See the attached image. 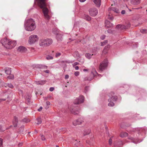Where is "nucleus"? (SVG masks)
Returning <instances> with one entry per match:
<instances>
[{
  "label": "nucleus",
  "instance_id": "nucleus-1",
  "mask_svg": "<svg viewBox=\"0 0 147 147\" xmlns=\"http://www.w3.org/2000/svg\"><path fill=\"white\" fill-rule=\"evenodd\" d=\"M35 2L42 9V12L45 19L47 20H49L50 18L48 14L49 11L47 8L45 0H35Z\"/></svg>",
  "mask_w": 147,
  "mask_h": 147
},
{
  "label": "nucleus",
  "instance_id": "nucleus-2",
  "mask_svg": "<svg viewBox=\"0 0 147 147\" xmlns=\"http://www.w3.org/2000/svg\"><path fill=\"white\" fill-rule=\"evenodd\" d=\"M24 26L25 30L27 31H33L36 28L35 22L32 18L26 20L25 21Z\"/></svg>",
  "mask_w": 147,
  "mask_h": 147
},
{
  "label": "nucleus",
  "instance_id": "nucleus-3",
  "mask_svg": "<svg viewBox=\"0 0 147 147\" xmlns=\"http://www.w3.org/2000/svg\"><path fill=\"white\" fill-rule=\"evenodd\" d=\"M38 40V37L36 35H32L29 37L28 42L29 44L32 45L37 41Z\"/></svg>",
  "mask_w": 147,
  "mask_h": 147
},
{
  "label": "nucleus",
  "instance_id": "nucleus-4",
  "mask_svg": "<svg viewBox=\"0 0 147 147\" xmlns=\"http://www.w3.org/2000/svg\"><path fill=\"white\" fill-rule=\"evenodd\" d=\"M100 76V75L98 74L96 71H94V72H92L90 76L85 77L84 79V81H90L94 76Z\"/></svg>",
  "mask_w": 147,
  "mask_h": 147
},
{
  "label": "nucleus",
  "instance_id": "nucleus-5",
  "mask_svg": "<svg viewBox=\"0 0 147 147\" xmlns=\"http://www.w3.org/2000/svg\"><path fill=\"white\" fill-rule=\"evenodd\" d=\"M108 61L107 59L105 60L100 64L99 69L102 71L105 69L108 65Z\"/></svg>",
  "mask_w": 147,
  "mask_h": 147
},
{
  "label": "nucleus",
  "instance_id": "nucleus-6",
  "mask_svg": "<svg viewBox=\"0 0 147 147\" xmlns=\"http://www.w3.org/2000/svg\"><path fill=\"white\" fill-rule=\"evenodd\" d=\"M84 97L83 96H80L76 98L74 102V105L78 104L83 103L84 101Z\"/></svg>",
  "mask_w": 147,
  "mask_h": 147
},
{
  "label": "nucleus",
  "instance_id": "nucleus-7",
  "mask_svg": "<svg viewBox=\"0 0 147 147\" xmlns=\"http://www.w3.org/2000/svg\"><path fill=\"white\" fill-rule=\"evenodd\" d=\"M130 26V24L129 23H128L126 24V25H121L120 24L117 25L116 27L117 28L122 30L123 29H126L129 28Z\"/></svg>",
  "mask_w": 147,
  "mask_h": 147
},
{
  "label": "nucleus",
  "instance_id": "nucleus-8",
  "mask_svg": "<svg viewBox=\"0 0 147 147\" xmlns=\"http://www.w3.org/2000/svg\"><path fill=\"white\" fill-rule=\"evenodd\" d=\"M90 14L92 16H94L98 13V10L95 8L90 9L89 11Z\"/></svg>",
  "mask_w": 147,
  "mask_h": 147
},
{
  "label": "nucleus",
  "instance_id": "nucleus-9",
  "mask_svg": "<svg viewBox=\"0 0 147 147\" xmlns=\"http://www.w3.org/2000/svg\"><path fill=\"white\" fill-rule=\"evenodd\" d=\"M9 40H8L6 38H5L1 40V43L3 46L7 49Z\"/></svg>",
  "mask_w": 147,
  "mask_h": 147
},
{
  "label": "nucleus",
  "instance_id": "nucleus-10",
  "mask_svg": "<svg viewBox=\"0 0 147 147\" xmlns=\"http://www.w3.org/2000/svg\"><path fill=\"white\" fill-rule=\"evenodd\" d=\"M16 45V41L9 40L7 49H12L13 47H15Z\"/></svg>",
  "mask_w": 147,
  "mask_h": 147
},
{
  "label": "nucleus",
  "instance_id": "nucleus-11",
  "mask_svg": "<svg viewBox=\"0 0 147 147\" xmlns=\"http://www.w3.org/2000/svg\"><path fill=\"white\" fill-rule=\"evenodd\" d=\"M123 145V143L122 141L121 140L115 142L114 144L115 147H121Z\"/></svg>",
  "mask_w": 147,
  "mask_h": 147
},
{
  "label": "nucleus",
  "instance_id": "nucleus-12",
  "mask_svg": "<svg viewBox=\"0 0 147 147\" xmlns=\"http://www.w3.org/2000/svg\"><path fill=\"white\" fill-rule=\"evenodd\" d=\"M76 108L74 107V108L70 109V110L71 111V112L74 115H76L78 114L80 112V110H77Z\"/></svg>",
  "mask_w": 147,
  "mask_h": 147
},
{
  "label": "nucleus",
  "instance_id": "nucleus-13",
  "mask_svg": "<svg viewBox=\"0 0 147 147\" xmlns=\"http://www.w3.org/2000/svg\"><path fill=\"white\" fill-rule=\"evenodd\" d=\"M45 45H46V47L50 45L53 43V40L52 39L50 38L45 39Z\"/></svg>",
  "mask_w": 147,
  "mask_h": 147
},
{
  "label": "nucleus",
  "instance_id": "nucleus-14",
  "mask_svg": "<svg viewBox=\"0 0 147 147\" xmlns=\"http://www.w3.org/2000/svg\"><path fill=\"white\" fill-rule=\"evenodd\" d=\"M27 49L25 47L23 46L19 47V52L21 53H24L27 51Z\"/></svg>",
  "mask_w": 147,
  "mask_h": 147
},
{
  "label": "nucleus",
  "instance_id": "nucleus-15",
  "mask_svg": "<svg viewBox=\"0 0 147 147\" xmlns=\"http://www.w3.org/2000/svg\"><path fill=\"white\" fill-rule=\"evenodd\" d=\"M13 124L14 127L17 126L18 123V119L16 116H14L13 121Z\"/></svg>",
  "mask_w": 147,
  "mask_h": 147
},
{
  "label": "nucleus",
  "instance_id": "nucleus-16",
  "mask_svg": "<svg viewBox=\"0 0 147 147\" xmlns=\"http://www.w3.org/2000/svg\"><path fill=\"white\" fill-rule=\"evenodd\" d=\"M46 80H41L35 81L37 85H42L45 84L46 82Z\"/></svg>",
  "mask_w": 147,
  "mask_h": 147
},
{
  "label": "nucleus",
  "instance_id": "nucleus-17",
  "mask_svg": "<svg viewBox=\"0 0 147 147\" xmlns=\"http://www.w3.org/2000/svg\"><path fill=\"white\" fill-rule=\"evenodd\" d=\"M93 1L97 7H100L101 5V0H93Z\"/></svg>",
  "mask_w": 147,
  "mask_h": 147
},
{
  "label": "nucleus",
  "instance_id": "nucleus-18",
  "mask_svg": "<svg viewBox=\"0 0 147 147\" xmlns=\"http://www.w3.org/2000/svg\"><path fill=\"white\" fill-rule=\"evenodd\" d=\"M39 45L41 46L46 47L45 45V39H42L40 40Z\"/></svg>",
  "mask_w": 147,
  "mask_h": 147
},
{
  "label": "nucleus",
  "instance_id": "nucleus-19",
  "mask_svg": "<svg viewBox=\"0 0 147 147\" xmlns=\"http://www.w3.org/2000/svg\"><path fill=\"white\" fill-rule=\"evenodd\" d=\"M141 0H131V3L134 5H138L139 4Z\"/></svg>",
  "mask_w": 147,
  "mask_h": 147
},
{
  "label": "nucleus",
  "instance_id": "nucleus-20",
  "mask_svg": "<svg viewBox=\"0 0 147 147\" xmlns=\"http://www.w3.org/2000/svg\"><path fill=\"white\" fill-rule=\"evenodd\" d=\"M105 23V26L107 28L112 27L113 26V24L108 20H106Z\"/></svg>",
  "mask_w": 147,
  "mask_h": 147
},
{
  "label": "nucleus",
  "instance_id": "nucleus-21",
  "mask_svg": "<svg viewBox=\"0 0 147 147\" xmlns=\"http://www.w3.org/2000/svg\"><path fill=\"white\" fill-rule=\"evenodd\" d=\"M96 55V54H94V53L92 54L91 55L89 53H86L85 54V56L87 58L89 59L92 57V55Z\"/></svg>",
  "mask_w": 147,
  "mask_h": 147
},
{
  "label": "nucleus",
  "instance_id": "nucleus-22",
  "mask_svg": "<svg viewBox=\"0 0 147 147\" xmlns=\"http://www.w3.org/2000/svg\"><path fill=\"white\" fill-rule=\"evenodd\" d=\"M108 101L109 102V103L108 104V106L109 107H113L114 105V103L113 101H112L111 99H108Z\"/></svg>",
  "mask_w": 147,
  "mask_h": 147
},
{
  "label": "nucleus",
  "instance_id": "nucleus-23",
  "mask_svg": "<svg viewBox=\"0 0 147 147\" xmlns=\"http://www.w3.org/2000/svg\"><path fill=\"white\" fill-rule=\"evenodd\" d=\"M128 134L127 133L124 132H122L120 134V137L121 138L125 137L127 136Z\"/></svg>",
  "mask_w": 147,
  "mask_h": 147
},
{
  "label": "nucleus",
  "instance_id": "nucleus-24",
  "mask_svg": "<svg viewBox=\"0 0 147 147\" xmlns=\"http://www.w3.org/2000/svg\"><path fill=\"white\" fill-rule=\"evenodd\" d=\"M24 126L22 125L21 127H20L19 129V134H24L23 132L24 131Z\"/></svg>",
  "mask_w": 147,
  "mask_h": 147
},
{
  "label": "nucleus",
  "instance_id": "nucleus-25",
  "mask_svg": "<svg viewBox=\"0 0 147 147\" xmlns=\"http://www.w3.org/2000/svg\"><path fill=\"white\" fill-rule=\"evenodd\" d=\"M90 132V131L89 129L85 130L83 133L84 136H85L86 135H88L89 134Z\"/></svg>",
  "mask_w": 147,
  "mask_h": 147
},
{
  "label": "nucleus",
  "instance_id": "nucleus-26",
  "mask_svg": "<svg viewBox=\"0 0 147 147\" xmlns=\"http://www.w3.org/2000/svg\"><path fill=\"white\" fill-rule=\"evenodd\" d=\"M21 121L24 123H28L30 121V120L27 118H24L22 119Z\"/></svg>",
  "mask_w": 147,
  "mask_h": 147
},
{
  "label": "nucleus",
  "instance_id": "nucleus-27",
  "mask_svg": "<svg viewBox=\"0 0 147 147\" xmlns=\"http://www.w3.org/2000/svg\"><path fill=\"white\" fill-rule=\"evenodd\" d=\"M31 97L30 96H27L26 97L25 99L26 101L28 103L30 102Z\"/></svg>",
  "mask_w": 147,
  "mask_h": 147
},
{
  "label": "nucleus",
  "instance_id": "nucleus-28",
  "mask_svg": "<svg viewBox=\"0 0 147 147\" xmlns=\"http://www.w3.org/2000/svg\"><path fill=\"white\" fill-rule=\"evenodd\" d=\"M56 38L58 41H61L62 38L60 34L57 35L56 36Z\"/></svg>",
  "mask_w": 147,
  "mask_h": 147
},
{
  "label": "nucleus",
  "instance_id": "nucleus-29",
  "mask_svg": "<svg viewBox=\"0 0 147 147\" xmlns=\"http://www.w3.org/2000/svg\"><path fill=\"white\" fill-rule=\"evenodd\" d=\"M5 72L7 75L10 74L11 73V69L9 68L5 70Z\"/></svg>",
  "mask_w": 147,
  "mask_h": 147
},
{
  "label": "nucleus",
  "instance_id": "nucleus-30",
  "mask_svg": "<svg viewBox=\"0 0 147 147\" xmlns=\"http://www.w3.org/2000/svg\"><path fill=\"white\" fill-rule=\"evenodd\" d=\"M117 96H112L109 99H111L112 100V101H115L117 100Z\"/></svg>",
  "mask_w": 147,
  "mask_h": 147
},
{
  "label": "nucleus",
  "instance_id": "nucleus-31",
  "mask_svg": "<svg viewBox=\"0 0 147 147\" xmlns=\"http://www.w3.org/2000/svg\"><path fill=\"white\" fill-rule=\"evenodd\" d=\"M73 56L74 57H79L80 56V55L78 51H76L74 53Z\"/></svg>",
  "mask_w": 147,
  "mask_h": 147
},
{
  "label": "nucleus",
  "instance_id": "nucleus-32",
  "mask_svg": "<svg viewBox=\"0 0 147 147\" xmlns=\"http://www.w3.org/2000/svg\"><path fill=\"white\" fill-rule=\"evenodd\" d=\"M5 85L6 87L7 86L11 88H12L13 87V85L11 83L6 84Z\"/></svg>",
  "mask_w": 147,
  "mask_h": 147
},
{
  "label": "nucleus",
  "instance_id": "nucleus-33",
  "mask_svg": "<svg viewBox=\"0 0 147 147\" xmlns=\"http://www.w3.org/2000/svg\"><path fill=\"white\" fill-rule=\"evenodd\" d=\"M109 13L110 14L108 15V18L110 20H112L113 18V17L112 16V14L110 13V12Z\"/></svg>",
  "mask_w": 147,
  "mask_h": 147
},
{
  "label": "nucleus",
  "instance_id": "nucleus-34",
  "mask_svg": "<svg viewBox=\"0 0 147 147\" xmlns=\"http://www.w3.org/2000/svg\"><path fill=\"white\" fill-rule=\"evenodd\" d=\"M85 19L86 20L90 21L91 20V17L88 15H86L85 16Z\"/></svg>",
  "mask_w": 147,
  "mask_h": 147
},
{
  "label": "nucleus",
  "instance_id": "nucleus-35",
  "mask_svg": "<svg viewBox=\"0 0 147 147\" xmlns=\"http://www.w3.org/2000/svg\"><path fill=\"white\" fill-rule=\"evenodd\" d=\"M77 124H81L83 122V121L81 119H79L77 120Z\"/></svg>",
  "mask_w": 147,
  "mask_h": 147
},
{
  "label": "nucleus",
  "instance_id": "nucleus-36",
  "mask_svg": "<svg viewBox=\"0 0 147 147\" xmlns=\"http://www.w3.org/2000/svg\"><path fill=\"white\" fill-rule=\"evenodd\" d=\"M109 46H107L105 47L103 51V53H107V49L109 48Z\"/></svg>",
  "mask_w": 147,
  "mask_h": 147
},
{
  "label": "nucleus",
  "instance_id": "nucleus-37",
  "mask_svg": "<svg viewBox=\"0 0 147 147\" xmlns=\"http://www.w3.org/2000/svg\"><path fill=\"white\" fill-rule=\"evenodd\" d=\"M112 10L117 13H118L120 12L119 11L118 9L115 8H113L112 9Z\"/></svg>",
  "mask_w": 147,
  "mask_h": 147
},
{
  "label": "nucleus",
  "instance_id": "nucleus-38",
  "mask_svg": "<svg viewBox=\"0 0 147 147\" xmlns=\"http://www.w3.org/2000/svg\"><path fill=\"white\" fill-rule=\"evenodd\" d=\"M108 40H105L103 42H101L100 43L101 45L102 46H103L105 45L107 43Z\"/></svg>",
  "mask_w": 147,
  "mask_h": 147
},
{
  "label": "nucleus",
  "instance_id": "nucleus-39",
  "mask_svg": "<svg viewBox=\"0 0 147 147\" xmlns=\"http://www.w3.org/2000/svg\"><path fill=\"white\" fill-rule=\"evenodd\" d=\"M37 120L38 121V123H37V124H39L41 123H42V120L40 118H38L37 119Z\"/></svg>",
  "mask_w": 147,
  "mask_h": 147
},
{
  "label": "nucleus",
  "instance_id": "nucleus-40",
  "mask_svg": "<svg viewBox=\"0 0 147 147\" xmlns=\"http://www.w3.org/2000/svg\"><path fill=\"white\" fill-rule=\"evenodd\" d=\"M140 32L143 34L146 33H147V30L142 29L140 30Z\"/></svg>",
  "mask_w": 147,
  "mask_h": 147
},
{
  "label": "nucleus",
  "instance_id": "nucleus-41",
  "mask_svg": "<svg viewBox=\"0 0 147 147\" xmlns=\"http://www.w3.org/2000/svg\"><path fill=\"white\" fill-rule=\"evenodd\" d=\"M46 59L47 60H50L53 59V57L52 56L48 55L46 57Z\"/></svg>",
  "mask_w": 147,
  "mask_h": 147
},
{
  "label": "nucleus",
  "instance_id": "nucleus-42",
  "mask_svg": "<svg viewBox=\"0 0 147 147\" xmlns=\"http://www.w3.org/2000/svg\"><path fill=\"white\" fill-rule=\"evenodd\" d=\"M7 78L9 79H13L14 78V76L13 75H11L8 76Z\"/></svg>",
  "mask_w": 147,
  "mask_h": 147
},
{
  "label": "nucleus",
  "instance_id": "nucleus-43",
  "mask_svg": "<svg viewBox=\"0 0 147 147\" xmlns=\"http://www.w3.org/2000/svg\"><path fill=\"white\" fill-rule=\"evenodd\" d=\"M89 90V87L86 86L84 90L85 93H86Z\"/></svg>",
  "mask_w": 147,
  "mask_h": 147
},
{
  "label": "nucleus",
  "instance_id": "nucleus-44",
  "mask_svg": "<svg viewBox=\"0 0 147 147\" xmlns=\"http://www.w3.org/2000/svg\"><path fill=\"white\" fill-rule=\"evenodd\" d=\"M134 138V140L132 142L135 144H137L138 143H140V142H141V141H138L137 142H136L134 140H135L136 139L135 138ZM136 140H137V139H136Z\"/></svg>",
  "mask_w": 147,
  "mask_h": 147
},
{
  "label": "nucleus",
  "instance_id": "nucleus-45",
  "mask_svg": "<svg viewBox=\"0 0 147 147\" xmlns=\"http://www.w3.org/2000/svg\"><path fill=\"white\" fill-rule=\"evenodd\" d=\"M79 74H80V73L78 71H76L74 73V75L76 76H79Z\"/></svg>",
  "mask_w": 147,
  "mask_h": 147
},
{
  "label": "nucleus",
  "instance_id": "nucleus-46",
  "mask_svg": "<svg viewBox=\"0 0 147 147\" xmlns=\"http://www.w3.org/2000/svg\"><path fill=\"white\" fill-rule=\"evenodd\" d=\"M61 55V53H56L55 55V57H59L60 55Z\"/></svg>",
  "mask_w": 147,
  "mask_h": 147
},
{
  "label": "nucleus",
  "instance_id": "nucleus-47",
  "mask_svg": "<svg viewBox=\"0 0 147 147\" xmlns=\"http://www.w3.org/2000/svg\"><path fill=\"white\" fill-rule=\"evenodd\" d=\"M41 138L42 140L43 141V140H45V137L43 135H42L41 136Z\"/></svg>",
  "mask_w": 147,
  "mask_h": 147
},
{
  "label": "nucleus",
  "instance_id": "nucleus-48",
  "mask_svg": "<svg viewBox=\"0 0 147 147\" xmlns=\"http://www.w3.org/2000/svg\"><path fill=\"white\" fill-rule=\"evenodd\" d=\"M3 144V140L2 139L0 138V147L2 146Z\"/></svg>",
  "mask_w": 147,
  "mask_h": 147
},
{
  "label": "nucleus",
  "instance_id": "nucleus-49",
  "mask_svg": "<svg viewBox=\"0 0 147 147\" xmlns=\"http://www.w3.org/2000/svg\"><path fill=\"white\" fill-rule=\"evenodd\" d=\"M51 97V96H49L47 97H43L44 100H47V98H50Z\"/></svg>",
  "mask_w": 147,
  "mask_h": 147
},
{
  "label": "nucleus",
  "instance_id": "nucleus-50",
  "mask_svg": "<svg viewBox=\"0 0 147 147\" xmlns=\"http://www.w3.org/2000/svg\"><path fill=\"white\" fill-rule=\"evenodd\" d=\"M73 124L74 125V126H76V125H77L78 124H77V120H76V121H74L73 122Z\"/></svg>",
  "mask_w": 147,
  "mask_h": 147
},
{
  "label": "nucleus",
  "instance_id": "nucleus-51",
  "mask_svg": "<svg viewBox=\"0 0 147 147\" xmlns=\"http://www.w3.org/2000/svg\"><path fill=\"white\" fill-rule=\"evenodd\" d=\"M79 64V63L77 62H75L73 64V66L74 67L76 65H78Z\"/></svg>",
  "mask_w": 147,
  "mask_h": 147
},
{
  "label": "nucleus",
  "instance_id": "nucleus-52",
  "mask_svg": "<svg viewBox=\"0 0 147 147\" xmlns=\"http://www.w3.org/2000/svg\"><path fill=\"white\" fill-rule=\"evenodd\" d=\"M109 143L110 145L112 143V140L111 138L110 139H109Z\"/></svg>",
  "mask_w": 147,
  "mask_h": 147
},
{
  "label": "nucleus",
  "instance_id": "nucleus-53",
  "mask_svg": "<svg viewBox=\"0 0 147 147\" xmlns=\"http://www.w3.org/2000/svg\"><path fill=\"white\" fill-rule=\"evenodd\" d=\"M105 37V35H103L101 36L100 37V39L102 40H104Z\"/></svg>",
  "mask_w": 147,
  "mask_h": 147
},
{
  "label": "nucleus",
  "instance_id": "nucleus-54",
  "mask_svg": "<svg viewBox=\"0 0 147 147\" xmlns=\"http://www.w3.org/2000/svg\"><path fill=\"white\" fill-rule=\"evenodd\" d=\"M54 90V88L53 87H51L49 89V90L51 91L52 92Z\"/></svg>",
  "mask_w": 147,
  "mask_h": 147
},
{
  "label": "nucleus",
  "instance_id": "nucleus-55",
  "mask_svg": "<svg viewBox=\"0 0 147 147\" xmlns=\"http://www.w3.org/2000/svg\"><path fill=\"white\" fill-rule=\"evenodd\" d=\"M107 32L109 33H111L112 32V30L109 29L107 30Z\"/></svg>",
  "mask_w": 147,
  "mask_h": 147
},
{
  "label": "nucleus",
  "instance_id": "nucleus-56",
  "mask_svg": "<svg viewBox=\"0 0 147 147\" xmlns=\"http://www.w3.org/2000/svg\"><path fill=\"white\" fill-rule=\"evenodd\" d=\"M69 78V76L68 75H66L65 76V79H68Z\"/></svg>",
  "mask_w": 147,
  "mask_h": 147
},
{
  "label": "nucleus",
  "instance_id": "nucleus-57",
  "mask_svg": "<svg viewBox=\"0 0 147 147\" xmlns=\"http://www.w3.org/2000/svg\"><path fill=\"white\" fill-rule=\"evenodd\" d=\"M121 13L122 14H124L125 13V10H122Z\"/></svg>",
  "mask_w": 147,
  "mask_h": 147
},
{
  "label": "nucleus",
  "instance_id": "nucleus-58",
  "mask_svg": "<svg viewBox=\"0 0 147 147\" xmlns=\"http://www.w3.org/2000/svg\"><path fill=\"white\" fill-rule=\"evenodd\" d=\"M42 109V107H40L39 109H38V111H40Z\"/></svg>",
  "mask_w": 147,
  "mask_h": 147
},
{
  "label": "nucleus",
  "instance_id": "nucleus-59",
  "mask_svg": "<svg viewBox=\"0 0 147 147\" xmlns=\"http://www.w3.org/2000/svg\"><path fill=\"white\" fill-rule=\"evenodd\" d=\"M128 138L129 139L132 140L133 141L134 140V138H133L132 137H128Z\"/></svg>",
  "mask_w": 147,
  "mask_h": 147
},
{
  "label": "nucleus",
  "instance_id": "nucleus-60",
  "mask_svg": "<svg viewBox=\"0 0 147 147\" xmlns=\"http://www.w3.org/2000/svg\"><path fill=\"white\" fill-rule=\"evenodd\" d=\"M6 100V99H0V103L3 101H5Z\"/></svg>",
  "mask_w": 147,
  "mask_h": 147
},
{
  "label": "nucleus",
  "instance_id": "nucleus-61",
  "mask_svg": "<svg viewBox=\"0 0 147 147\" xmlns=\"http://www.w3.org/2000/svg\"><path fill=\"white\" fill-rule=\"evenodd\" d=\"M46 104L47 105H50V102L49 101H47L46 102Z\"/></svg>",
  "mask_w": 147,
  "mask_h": 147
},
{
  "label": "nucleus",
  "instance_id": "nucleus-62",
  "mask_svg": "<svg viewBox=\"0 0 147 147\" xmlns=\"http://www.w3.org/2000/svg\"><path fill=\"white\" fill-rule=\"evenodd\" d=\"M49 71L48 70H46L44 71V72L47 73H49Z\"/></svg>",
  "mask_w": 147,
  "mask_h": 147
},
{
  "label": "nucleus",
  "instance_id": "nucleus-63",
  "mask_svg": "<svg viewBox=\"0 0 147 147\" xmlns=\"http://www.w3.org/2000/svg\"><path fill=\"white\" fill-rule=\"evenodd\" d=\"M75 69L76 70H78L79 69V68L78 66H76L75 67Z\"/></svg>",
  "mask_w": 147,
  "mask_h": 147
},
{
  "label": "nucleus",
  "instance_id": "nucleus-64",
  "mask_svg": "<svg viewBox=\"0 0 147 147\" xmlns=\"http://www.w3.org/2000/svg\"><path fill=\"white\" fill-rule=\"evenodd\" d=\"M23 143L22 142L19 143V147L22 146V145Z\"/></svg>",
  "mask_w": 147,
  "mask_h": 147
}]
</instances>
